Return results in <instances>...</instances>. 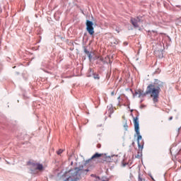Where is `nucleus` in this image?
<instances>
[{"label":"nucleus","instance_id":"nucleus-1","mask_svg":"<svg viewBox=\"0 0 181 181\" xmlns=\"http://www.w3.org/2000/svg\"><path fill=\"white\" fill-rule=\"evenodd\" d=\"M163 82L155 79L153 83L149 84L147 88L146 92L144 90H141L140 98L141 97H146L149 94L150 97L153 98V103H158L159 101V93H160V88L163 87Z\"/></svg>","mask_w":181,"mask_h":181},{"label":"nucleus","instance_id":"nucleus-2","mask_svg":"<svg viewBox=\"0 0 181 181\" xmlns=\"http://www.w3.org/2000/svg\"><path fill=\"white\" fill-rule=\"evenodd\" d=\"M134 131L137 135V144L139 148V152H142L144 149V140H142V136L139 132V121L138 120V117L134 118Z\"/></svg>","mask_w":181,"mask_h":181},{"label":"nucleus","instance_id":"nucleus-3","mask_svg":"<svg viewBox=\"0 0 181 181\" xmlns=\"http://www.w3.org/2000/svg\"><path fill=\"white\" fill-rule=\"evenodd\" d=\"M101 158V161L102 163H105V162H107V163L112 162V159L111 158V157L110 156H103V153H95L90 159V160H93V159H98Z\"/></svg>","mask_w":181,"mask_h":181},{"label":"nucleus","instance_id":"nucleus-4","mask_svg":"<svg viewBox=\"0 0 181 181\" xmlns=\"http://www.w3.org/2000/svg\"><path fill=\"white\" fill-rule=\"evenodd\" d=\"M75 173L74 177L69 176L68 178L64 180V181H77L79 180L80 178L77 177L76 176H81V173H83V169L80 168H75Z\"/></svg>","mask_w":181,"mask_h":181},{"label":"nucleus","instance_id":"nucleus-5","mask_svg":"<svg viewBox=\"0 0 181 181\" xmlns=\"http://www.w3.org/2000/svg\"><path fill=\"white\" fill-rule=\"evenodd\" d=\"M28 165L31 166L32 172H34V170H39L40 172H42V170H43V165L39 163L29 161Z\"/></svg>","mask_w":181,"mask_h":181},{"label":"nucleus","instance_id":"nucleus-6","mask_svg":"<svg viewBox=\"0 0 181 181\" xmlns=\"http://www.w3.org/2000/svg\"><path fill=\"white\" fill-rule=\"evenodd\" d=\"M93 21H86V30L89 33V35H94V27H93Z\"/></svg>","mask_w":181,"mask_h":181},{"label":"nucleus","instance_id":"nucleus-7","mask_svg":"<svg viewBox=\"0 0 181 181\" xmlns=\"http://www.w3.org/2000/svg\"><path fill=\"white\" fill-rule=\"evenodd\" d=\"M130 22L133 25L134 28H139L138 23L141 22V18H139V17L131 18Z\"/></svg>","mask_w":181,"mask_h":181},{"label":"nucleus","instance_id":"nucleus-8","mask_svg":"<svg viewBox=\"0 0 181 181\" xmlns=\"http://www.w3.org/2000/svg\"><path fill=\"white\" fill-rule=\"evenodd\" d=\"M93 78L95 80H100V75L93 74Z\"/></svg>","mask_w":181,"mask_h":181},{"label":"nucleus","instance_id":"nucleus-9","mask_svg":"<svg viewBox=\"0 0 181 181\" xmlns=\"http://www.w3.org/2000/svg\"><path fill=\"white\" fill-rule=\"evenodd\" d=\"M141 90H136V92H135V95H139V98H140V95H141Z\"/></svg>","mask_w":181,"mask_h":181},{"label":"nucleus","instance_id":"nucleus-10","mask_svg":"<svg viewBox=\"0 0 181 181\" xmlns=\"http://www.w3.org/2000/svg\"><path fill=\"white\" fill-rule=\"evenodd\" d=\"M57 155H61V153H63V149H59L57 151Z\"/></svg>","mask_w":181,"mask_h":181},{"label":"nucleus","instance_id":"nucleus-11","mask_svg":"<svg viewBox=\"0 0 181 181\" xmlns=\"http://www.w3.org/2000/svg\"><path fill=\"white\" fill-rule=\"evenodd\" d=\"M87 56L89 58V60H91V59H93V56H91V54L90 52L87 54Z\"/></svg>","mask_w":181,"mask_h":181},{"label":"nucleus","instance_id":"nucleus-12","mask_svg":"<svg viewBox=\"0 0 181 181\" xmlns=\"http://www.w3.org/2000/svg\"><path fill=\"white\" fill-rule=\"evenodd\" d=\"M139 181H145V179L141 177V175H139Z\"/></svg>","mask_w":181,"mask_h":181},{"label":"nucleus","instance_id":"nucleus-13","mask_svg":"<svg viewBox=\"0 0 181 181\" xmlns=\"http://www.w3.org/2000/svg\"><path fill=\"white\" fill-rule=\"evenodd\" d=\"M84 53H86V54H88V53H90V52H88V50H87L86 48L84 49Z\"/></svg>","mask_w":181,"mask_h":181},{"label":"nucleus","instance_id":"nucleus-14","mask_svg":"<svg viewBox=\"0 0 181 181\" xmlns=\"http://www.w3.org/2000/svg\"><path fill=\"white\" fill-rule=\"evenodd\" d=\"M117 100H119V103H118L119 105H121V103H122V102H121V96H119V97L117 98Z\"/></svg>","mask_w":181,"mask_h":181},{"label":"nucleus","instance_id":"nucleus-15","mask_svg":"<svg viewBox=\"0 0 181 181\" xmlns=\"http://www.w3.org/2000/svg\"><path fill=\"white\" fill-rule=\"evenodd\" d=\"M124 127L125 128L126 131L128 129V124L125 123L124 125Z\"/></svg>","mask_w":181,"mask_h":181},{"label":"nucleus","instance_id":"nucleus-16","mask_svg":"<svg viewBox=\"0 0 181 181\" xmlns=\"http://www.w3.org/2000/svg\"><path fill=\"white\" fill-rule=\"evenodd\" d=\"M99 60L100 62H104V58L103 57H99Z\"/></svg>","mask_w":181,"mask_h":181},{"label":"nucleus","instance_id":"nucleus-17","mask_svg":"<svg viewBox=\"0 0 181 181\" xmlns=\"http://www.w3.org/2000/svg\"><path fill=\"white\" fill-rule=\"evenodd\" d=\"M97 148H98V149H100V148H101V144H98L97 145Z\"/></svg>","mask_w":181,"mask_h":181},{"label":"nucleus","instance_id":"nucleus-18","mask_svg":"<svg viewBox=\"0 0 181 181\" xmlns=\"http://www.w3.org/2000/svg\"><path fill=\"white\" fill-rule=\"evenodd\" d=\"M114 94H115L114 91L111 92V95H114Z\"/></svg>","mask_w":181,"mask_h":181},{"label":"nucleus","instance_id":"nucleus-19","mask_svg":"<svg viewBox=\"0 0 181 181\" xmlns=\"http://www.w3.org/2000/svg\"><path fill=\"white\" fill-rule=\"evenodd\" d=\"M173 119V117H170L169 118V120L171 121V119Z\"/></svg>","mask_w":181,"mask_h":181},{"label":"nucleus","instance_id":"nucleus-20","mask_svg":"<svg viewBox=\"0 0 181 181\" xmlns=\"http://www.w3.org/2000/svg\"><path fill=\"white\" fill-rule=\"evenodd\" d=\"M115 45H117V43H118V41H117L116 42H114Z\"/></svg>","mask_w":181,"mask_h":181}]
</instances>
